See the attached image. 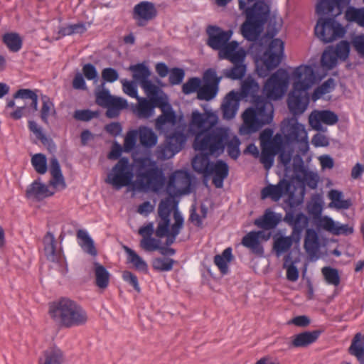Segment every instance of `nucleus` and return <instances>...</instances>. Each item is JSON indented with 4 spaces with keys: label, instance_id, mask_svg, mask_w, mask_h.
Returning a JSON list of instances; mask_svg holds the SVG:
<instances>
[{
    "label": "nucleus",
    "instance_id": "obj_1",
    "mask_svg": "<svg viewBox=\"0 0 364 364\" xmlns=\"http://www.w3.org/2000/svg\"><path fill=\"white\" fill-rule=\"evenodd\" d=\"M218 122V117L214 112H192L190 127L198 130L193 141L195 150L215 156H219L224 152L228 133L223 127L213 128Z\"/></svg>",
    "mask_w": 364,
    "mask_h": 364
},
{
    "label": "nucleus",
    "instance_id": "obj_2",
    "mask_svg": "<svg viewBox=\"0 0 364 364\" xmlns=\"http://www.w3.org/2000/svg\"><path fill=\"white\" fill-rule=\"evenodd\" d=\"M259 84L254 79H247L242 85L245 95L253 97L254 107L247 108L242 114L243 127L246 134L257 132L264 125L269 124L273 119V105L265 97L257 95Z\"/></svg>",
    "mask_w": 364,
    "mask_h": 364
},
{
    "label": "nucleus",
    "instance_id": "obj_3",
    "mask_svg": "<svg viewBox=\"0 0 364 364\" xmlns=\"http://www.w3.org/2000/svg\"><path fill=\"white\" fill-rule=\"evenodd\" d=\"M294 80L293 90L289 93L287 105L294 115L301 114L306 109L309 102L308 90L315 82V73L310 65H300L292 73Z\"/></svg>",
    "mask_w": 364,
    "mask_h": 364
},
{
    "label": "nucleus",
    "instance_id": "obj_4",
    "mask_svg": "<svg viewBox=\"0 0 364 364\" xmlns=\"http://www.w3.org/2000/svg\"><path fill=\"white\" fill-rule=\"evenodd\" d=\"M49 314L56 323L65 328L82 326L88 319L86 311L76 301L67 297L50 303Z\"/></svg>",
    "mask_w": 364,
    "mask_h": 364
},
{
    "label": "nucleus",
    "instance_id": "obj_5",
    "mask_svg": "<svg viewBox=\"0 0 364 364\" xmlns=\"http://www.w3.org/2000/svg\"><path fill=\"white\" fill-rule=\"evenodd\" d=\"M239 8L245 11L246 20L241 26L242 36L248 41L256 40L269 16V8L262 1L246 7L243 0H239Z\"/></svg>",
    "mask_w": 364,
    "mask_h": 364
},
{
    "label": "nucleus",
    "instance_id": "obj_6",
    "mask_svg": "<svg viewBox=\"0 0 364 364\" xmlns=\"http://www.w3.org/2000/svg\"><path fill=\"white\" fill-rule=\"evenodd\" d=\"M148 162L149 168L144 171L137 173L136 179L132 183V189L139 191H146L149 189L156 191L163 181L162 171L154 161L143 159L141 167H145Z\"/></svg>",
    "mask_w": 364,
    "mask_h": 364
},
{
    "label": "nucleus",
    "instance_id": "obj_7",
    "mask_svg": "<svg viewBox=\"0 0 364 364\" xmlns=\"http://www.w3.org/2000/svg\"><path fill=\"white\" fill-rule=\"evenodd\" d=\"M284 43L279 38H274L270 42L261 58L262 65L257 66L259 76L265 77L271 70L280 64L284 54Z\"/></svg>",
    "mask_w": 364,
    "mask_h": 364
},
{
    "label": "nucleus",
    "instance_id": "obj_8",
    "mask_svg": "<svg viewBox=\"0 0 364 364\" xmlns=\"http://www.w3.org/2000/svg\"><path fill=\"white\" fill-rule=\"evenodd\" d=\"M134 173L129 161L127 157H122L107 174L105 182L116 189L132 186Z\"/></svg>",
    "mask_w": 364,
    "mask_h": 364
},
{
    "label": "nucleus",
    "instance_id": "obj_9",
    "mask_svg": "<svg viewBox=\"0 0 364 364\" xmlns=\"http://www.w3.org/2000/svg\"><path fill=\"white\" fill-rule=\"evenodd\" d=\"M289 81L288 72L279 68L266 81L263 92L268 100L280 99L286 92Z\"/></svg>",
    "mask_w": 364,
    "mask_h": 364
},
{
    "label": "nucleus",
    "instance_id": "obj_10",
    "mask_svg": "<svg viewBox=\"0 0 364 364\" xmlns=\"http://www.w3.org/2000/svg\"><path fill=\"white\" fill-rule=\"evenodd\" d=\"M314 33L318 38L326 43L342 38L346 31L334 18L321 17L315 26Z\"/></svg>",
    "mask_w": 364,
    "mask_h": 364
},
{
    "label": "nucleus",
    "instance_id": "obj_11",
    "mask_svg": "<svg viewBox=\"0 0 364 364\" xmlns=\"http://www.w3.org/2000/svg\"><path fill=\"white\" fill-rule=\"evenodd\" d=\"M186 140L181 132H175L167 136L165 142L157 146L155 154L158 159L166 160L172 158L183 148Z\"/></svg>",
    "mask_w": 364,
    "mask_h": 364
},
{
    "label": "nucleus",
    "instance_id": "obj_12",
    "mask_svg": "<svg viewBox=\"0 0 364 364\" xmlns=\"http://www.w3.org/2000/svg\"><path fill=\"white\" fill-rule=\"evenodd\" d=\"M177 205V202L175 201L172 196L166 198L159 203L158 215L160 220L155 231V234L158 237L162 238V236L167 233L168 226L170 225L171 213L173 209H174V211L178 210Z\"/></svg>",
    "mask_w": 364,
    "mask_h": 364
},
{
    "label": "nucleus",
    "instance_id": "obj_13",
    "mask_svg": "<svg viewBox=\"0 0 364 364\" xmlns=\"http://www.w3.org/2000/svg\"><path fill=\"white\" fill-rule=\"evenodd\" d=\"M14 99H21L25 101L24 105L17 107V109L11 113V117L14 119H19L22 117L23 112L26 107L32 109V112L38 110V95L29 89H19L14 95Z\"/></svg>",
    "mask_w": 364,
    "mask_h": 364
},
{
    "label": "nucleus",
    "instance_id": "obj_14",
    "mask_svg": "<svg viewBox=\"0 0 364 364\" xmlns=\"http://www.w3.org/2000/svg\"><path fill=\"white\" fill-rule=\"evenodd\" d=\"M208 40L206 44L215 50H218L227 44L232 35L231 30L223 31L217 26L210 25L206 28Z\"/></svg>",
    "mask_w": 364,
    "mask_h": 364
},
{
    "label": "nucleus",
    "instance_id": "obj_15",
    "mask_svg": "<svg viewBox=\"0 0 364 364\" xmlns=\"http://www.w3.org/2000/svg\"><path fill=\"white\" fill-rule=\"evenodd\" d=\"M157 15L155 5L150 1H141L136 4L133 9V18L139 26H145Z\"/></svg>",
    "mask_w": 364,
    "mask_h": 364
},
{
    "label": "nucleus",
    "instance_id": "obj_16",
    "mask_svg": "<svg viewBox=\"0 0 364 364\" xmlns=\"http://www.w3.org/2000/svg\"><path fill=\"white\" fill-rule=\"evenodd\" d=\"M285 138L290 143H298L308 145L307 132L303 124L299 123L296 119H290L285 129Z\"/></svg>",
    "mask_w": 364,
    "mask_h": 364
},
{
    "label": "nucleus",
    "instance_id": "obj_17",
    "mask_svg": "<svg viewBox=\"0 0 364 364\" xmlns=\"http://www.w3.org/2000/svg\"><path fill=\"white\" fill-rule=\"evenodd\" d=\"M338 121V115L328 109L314 110L309 117V124L316 131H324L322 123L327 125H333Z\"/></svg>",
    "mask_w": 364,
    "mask_h": 364
},
{
    "label": "nucleus",
    "instance_id": "obj_18",
    "mask_svg": "<svg viewBox=\"0 0 364 364\" xmlns=\"http://www.w3.org/2000/svg\"><path fill=\"white\" fill-rule=\"evenodd\" d=\"M283 220L292 228L291 235L295 238V242H299L302 232L308 225V218L303 213H299L294 215L292 210H288L286 212Z\"/></svg>",
    "mask_w": 364,
    "mask_h": 364
},
{
    "label": "nucleus",
    "instance_id": "obj_19",
    "mask_svg": "<svg viewBox=\"0 0 364 364\" xmlns=\"http://www.w3.org/2000/svg\"><path fill=\"white\" fill-rule=\"evenodd\" d=\"M291 188L290 183L285 180H281L277 185L269 184L261 191V198L265 199L271 198L273 201H278L285 194H287Z\"/></svg>",
    "mask_w": 364,
    "mask_h": 364
},
{
    "label": "nucleus",
    "instance_id": "obj_20",
    "mask_svg": "<svg viewBox=\"0 0 364 364\" xmlns=\"http://www.w3.org/2000/svg\"><path fill=\"white\" fill-rule=\"evenodd\" d=\"M160 108L161 114L156 119V128L158 130L162 129L166 124H175L176 122V115L173 110L171 105L164 100L161 102L156 105Z\"/></svg>",
    "mask_w": 364,
    "mask_h": 364
},
{
    "label": "nucleus",
    "instance_id": "obj_21",
    "mask_svg": "<svg viewBox=\"0 0 364 364\" xmlns=\"http://www.w3.org/2000/svg\"><path fill=\"white\" fill-rule=\"evenodd\" d=\"M239 43L235 41H228L227 44L219 50L218 57L220 59L228 60L230 62L238 60L241 57L247 55L242 48H238Z\"/></svg>",
    "mask_w": 364,
    "mask_h": 364
},
{
    "label": "nucleus",
    "instance_id": "obj_22",
    "mask_svg": "<svg viewBox=\"0 0 364 364\" xmlns=\"http://www.w3.org/2000/svg\"><path fill=\"white\" fill-rule=\"evenodd\" d=\"M240 97L235 91L230 92L225 97L222 105L223 118L231 119L236 115L239 108Z\"/></svg>",
    "mask_w": 364,
    "mask_h": 364
},
{
    "label": "nucleus",
    "instance_id": "obj_23",
    "mask_svg": "<svg viewBox=\"0 0 364 364\" xmlns=\"http://www.w3.org/2000/svg\"><path fill=\"white\" fill-rule=\"evenodd\" d=\"M228 173L229 167L225 161L218 160L212 164L210 175L213 174V183L216 188L223 187V181L228 177Z\"/></svg>",
    "mask_w": 364,
    "mask_h": 364
},
{
    "label": "nucleus",
    "instance_id": "obj_24",
    "mask_svg": "<svg viewBox=\"0 0 364 364\" xmlns=\"http://www.w3.org/2000/svg\"><path fill=\"white\" fill-rule=\"evenodd\" d=\"M43 242L47 259L56 263L63 262V259L61 252L56 250V242L54 235L50 232H48L44 237Z\"/></svg>",
    "mask_w": 364,
    "mask_h": 364
},
{
    "label": "nucleus",
    "instance_id": "obj_25",
    "mask_svg": "<svg viewBox=\"0 0 364 364\" xmlns=\"http://www.w3.org/2000/svg\"><path fill=\"white\" fill-rule=\"evenodd\" d=\"M246 55L241 57L238 60L230 62L232 67L223 70V75L231 80H241L246 74L247 65L245 63Z\"/></svg>",
    "mask_w": 364,
    "mask_h": 364
},
{
    "label": "nucleus",
    "instance_id": "obj_26",
    "mask_svg": "<svg viewBox=\"0 0 364 364\" xmlns=\"http://www.w3.org/2000/svg\"><path fill=\"white\" fill-rule=\"evenodd\" d=\"M136 100L138 103L133 109L134 113L139 119H149L153 116L154 108L157 107L156 103L152 102L150 100L141 97H137Z\"/></svg>",
    "mask_w": 364,
    "mask_h": 364
},
{
    "label": "nucleus",
    "instance_id": "obj_27",
    "mask_svg": "<svg viewBox=\"0 0 364 364\" xmlns=\"http://www.w3.org/2000/svg\"><path fill=\"white\" fill-rule=\"evenodd\" d=\"M261 232L251 231L242 239V245L249 248L255 255L262 256L264 254V248L259 242Z\"/></svg>",
    "mask_w": 364,
    "mask_h": 364
},
{
    "label": "nucleus",
    "instance_id": "obj_28",
    "mask_svg": "<svg viewBox=\"0 0 364 364\" xmlns=\"http://www.w3.org/2000/svg\"><path fill=\"white\" fill-rule=\"evenodd\" d=\"M53 193L48 186L38 181H33L26 190L27 198H33L38 200L51 196Z\"/></svg>",
    "mask_w": 364,
    "mask_h": 364
},
{
    "label": "nucleus",
    "instance_id": "obj_29",
    "mask_svg": "<svg viewBox=\"0 0 364 364\" xmlns=\"http://www.w3.org/2000/svg\"><path fill=\"white\" fill-rule=\"evenodd\" d=\"M321 331L316 330L313 331H304L294 336L291 346L294 348H304L316 341L318 338Z\"/></svg>",
    "mask_w": 364,
    "mask_h": 364
},
{
    "label": "nucleus",
    "instance_id": "obj_30",
    "mask_svg": "<svg viewBox=\"0 0 364 364\" xmlns=\"http://www.w3.org/2000/svg\"><path fill=\"white\" fill-rule=\"evenodd\" d=\"M282 220L280 214H276L273 211L267 210L264 214L255 220V224L264 230L275 228Z\"/></svg>",
    "mask_w": 364,
    "mask_h": 364
},
{
    "label": "nucleus",
    "instance_id": "obj_31",
    "mask_svg": "<svg viewBox=\"0 0 364 364\" xmlns=\"http://www.w3.org/2000/svg\"><path fill=\"white\" fill-rule=\"evenodd\" d=\"M49 171L52 176L50 184L54 187L60 186L62 188H65L66 185L64 177L58 160L55 156L50 159Z\"/></svg>",
    "mask_w": 364,
    "mask_h": 364
},
{
    "label": "nucleus",
    "instance_id": "obj_32",
    "mask_svg": "<svg viewBox=\"0 0 364 364\" xmlns=\"http://www.w3.org/2000/svg\"><path fill=\"white\" fill-rule=\"evenodd\" d=\"M210 154L203 153L196 155L192 160V166L193 170L207 176L210 175V170L213 162L210 161Z\"/></svg>",
    "mask_w": 364,
    "mask_h": 364
},
{
    "label": "nucleus",
    "instance_id": "obj_33",
    "mask_svg": "<svg viewBox=\"0 0 364 364\" xmlns=\"http://www.w3.org/2000/svg\"><path fill=\"white\" fill-rule=\"evenodd\" d=\"M232 248L228 247L225 249L220 255H216L214 257V264L218 268L220 272L223 275H225L229 272V263L232 260Z\"/></svg>",
    "mask_w": 364,
    "mask_h": 364
},
{
    "label": "nucleus",
    "instance_id": "obj_34",
    "mask_svg": "<svg viewBox=\"0 0 364 364\" xmlns=\"http://www.w3.org/2000/svg\"><path fill=\"white\" fill-rule=\"evenodd\" d=\"M140 144L146 148H152L157 144L158 136L156 134L147 127H140L138 130Z\"/></svg>",
    "mask_w": 364,
    "mask_h": 364
},
{
    "label": "nucleus",
    "instance_id": "obj_35",
    "mask_svg": "<svg viewBox=\"0 0 364 364\" xmlns=\"http://www.w3.org/2000/svg\"><path fill=\"white\" fill-rule=\"evenodd\" d=\"M304 249L310 255H314L319 249V239L318 234L314 229L309 228L306 231L304 238Z\"/></svg>",
    "mask_w": 364,
    "mask_h": 364
},
{
    "label": "nucleus",
    "instance_id": "obj_36",
    "mask_svg": "<svg viewBox=\"0 0 364 364\" xmlns=\"http://www.w3.org/2000/svg\"><path fill=\"white\" fill-rule=\"evenodd\" d=\"M77 237L80 240L78 242L80 246L85 252L92 256H96L97 255L94 241L90 237L87 231L84 230H77Z\"/></svg>",
    "mask_w": 364,
    "mask_h": 364
},
{
    "label": "nucleus",
    "instance_id": "obj_37",
    "mask_svg": "<svg viewBox=\"0 0 364 364\" xmlns=\"http://www.w3.org/2000/svg\"><path fill=\"white\" fill-rule=\"evenodd\" d=\"M95 284L100 289H106L109 283L110 274L107 269L99 262H94Z\"/></svg>",
    "mask_w": 364,
    "mask_h": 364
},
{
    "label": "nucleus",
    "instance_id": "obj_38",
    "mask_svg": "<svg viewBox=\"0 0 364 364\" xmlns=\"http://www.w3.org/2000/svg\"><path fill=\"white\" fill-rule=\"evenodd\" d=\"M349 353L354 355L360 364H364V341L360 333H357L349 348Z\"/></svg>",
    "mask_w": 364,
    "mask_h": 364
},
{
    "label": "nucleus",
    "instance_id": "obj_39",
    "mask_svg": "<svg viewBox=\"0 0 364 364\" xmlns=\"http://www.w3.org/2000/svg\"><path fill=\"white\" fill-rule=\"evenodd\" d=\"M295 242V238L292 235L290 236H280L275 238L273 244V250L277 257H280L282 254L288 252Z\"/></svg>",
    "mask_w": 364,
    "mask_h": 364
},
{
    "label": "nucleus",
    "instance_id": "obj_40",
    "mask_svg": "<svg viewBox=\"0 0 364 364\" xmlns=\"http://www.w3.org/2000/svg\"><path fill=\"white\" fill-rule=\"evenodd\" d=\"M129 70L132 72V77L139 84L144 83L149 80L151 71L144 63H137L129 66Z\"/></svg>",
    "mask_w": 364,
    "mask_h": 364
},
{
    "label": "nucleus",
    "instance_id": "obj_41",
    "mask_svg": "<svg viewBox=\"0 0 364 364\" xmlns=\"http://www.w3.org/2000/svg\"><path fill=\"white\" fill-rule=\"evenodd\" d=\"M63 360L62 350L58 348H50L44 352L43 358L39 360V364H62Z\"/></svg>",
    "mask_w": 364,
    "mask_h": 364
},
{
    "label": "nucleus",
    "instance_id": "obj_42",
    "mask_svg": "<svg viewBox=\"0 0 364 364\" xmlns=\"http://www.w3.org/2000/svg\"><path fill=\"white\" fill-rule=\"evenodd\" d=\"M329 198L331 200L329 203V207L337 210H346L352 205L351 200L350 199H343L342 192L337 190H331L329 192Z\"/></svg>",
    "mask_w": 364,
    "mask_h": 364
},
{
    "label": "nucleus",
    "instance_id": "obj_43",
    "mask_svg": "<svg viewBox=\"0 0 364 364\" xmlns=\"http://www.w3.org/2000/svg\"><path fill=\"white\" fill-rule=\"evenodd\" d=\"M3 43L11 52H18L22 48V39L16 33H6L2 37Z\"/></svg>",
    "mask_w": 364,
    "mask_h": 364
},
{
    "label": "nucleus",
    "instance_id": "obj_44",
    "mask_svg": "<svg viewBox=\"0 0 364 364\" xmlns=\"http://www.w3.org/2000/svg\"><path fill=\"white\" fill-rule=\"evenodd\" d=\"M140 85L149 97V100H151L152 102L156 103V105L165 100L163 97L159 96L160 89L158 86L152 83L151 80H148Z\"/></svg>",
    "mask_w": 364,
    "mask_h": 364
},
{
    "label": "nucleus",
    "instance_id": "obj_45",
    "mask_svg": "<svg viewBox=\"0 0 364 364\" xmlns=\"http://www.w3.org/2000/svg\"><path fill=\"white\" fill-rule=\"evenodd\" d=\"M341 0H321L316 6V11L318 15H331L335 8H340Z\"/></svg>",
    "mask_w": 364,
    "mask_h": 364
},
{
    "label": "nucleus",
    "instance_id": "obj_46",
    "mask_svg": "<svg viewBox=\"0 0 364 364\" xmlns=\"http://www.w3.org/2000/svg\"><path fill=\"white\" fill-rule=\"evenodd\" d=\"M124 250L128 255L129 262L133 264L136 269L144 272H147V264L134 250L128 247H125Z\"/></svg>",
    "mask_w": 364,
    "mask_h": 364
},
{
    "label": "nucleus",
    "instance_id": "obj_47",
    "mask_svg": "<svg viewBox=\"0 0 364 364\" xmlns=\"http://www.w3.org/2000/svg\"><path fill=\"white\" fill-rule=\"evenodd\" d=\"M55 114L53 103L46 95L42 97V107L41 109V118L45 124H48V117Z\"/></svg>",
    "mask_w": 364,
    "mask_h": 364
},
{
    "label": "nucleus",
    "instance_id": "obj_48",
    "mask_svg": "<svg viewBox=\"0 0 364 364\" xmlns=\"http://www.w3.org/2000/svg\"><path fill=\"white\" fill-rule=\"evenodd\" d=\"M283 267L287 269V279L289 281L296 282L299 279V270L291 261L290 254H288L284 257Z\"/></svg>",
    "mask_w": 364,
    "mask_h": 364
},
{
    "label": "nucleus",
    "instance_id": "obj_49",
    "mask_svg": "<svg viewBox=\"0 0 364 364\" xmlns=\"http://www.w3.org/2000/svg\"><path fill=\"white\" fill-rule=\"evenodd\" d=\"M218 88L217 86L204 84L200 86L197 98L200 100L210 101L216 97Z\"/></svg>",
    "mask_w": 364,
    "mask_h": 364
},
{
    "label": "nucleus",
    "instance_id": "obj_50",
    "mask_svg": "<svg viewBox=\"0 0 364 364\" xmlns=\"http://www.w3.org/2000/svg\"><path fill=\"white\" fill-rule=\"evenodd\" d=\"M334 80L328 78L315 89L312 94V100L316 101L322 97L325 94L331 92L334 89Z\"/></svg>",
    "mask_w": 364,
    "mask_h": 364
},
{
    "label": "nucleus",
    "instance_id": "obj_51",
    "mask_svg": "<svg viewBox=\"0 0 364 364\" xmlns=\"http://www.w3.org/2000/svg\"><path fill=\"white\" fill-rule=\"evenodd\" d=\"M346 16L348 21L356 22L359 26H364V8L350 7L346 12Z\"/></svg>",
    "mask_w": 364,
    "mask_h": 364
},
{
    "label": "nucleus",
    "instance_id": "obj_52",
    "mask_svg": "<svg viewBox=\"0 0 364 364\" xmlns=\"http://www.w3.org/2000/svg\"><path fill=\"white\" fill-rule=\"evenodd\" d=\"M321 272L328 284L338 286L340 284V276L338 271L331 267H324L321 269Z\"/></svg>",
    "mask_w": 364,
    "mask_h": 364
},
{
    "label": "nucleus",
    "instance_id": "obj_53",
    "mask_svg": "<svg viewBox=\"0 0 364 364\" xmlns=\"http://www.w3.org/2000/svg\"><path fill=\"white\" fill-rule=\"evenodd\" d=\"M201 86V80L198 77L189 78L182 86V92L184 95H191L194 92L198 93Z\"/></svg>",
    "mask_w": 364,
    "mask_h": 364
},
{
    "label": "nucleus",
    "instance_id": "obj_54",
    "mask_svg": "<svg viewBox=\"0 0 364 364\" xmlns=\"http://www.w3.org/2000/svg\"><path fill=\"white\" fill-rule=\"evenodd\" d=\"M173 220L174 223L171 225V229L169 228L170 225L168 226V231L166 235L169 234L172 236H177L183 228L184 219L178 210L173 211Z\"/></svg>",
    "mask_w": 364,
    "mask_h": 364
},
{
    "label": "nucleus",
    "instance_id": "obj_55",
    "mask_svg": "<svg viewBox=\"0 0 364 364\" xmlns=\"http://www.w3.org/2000/svg\"><path fill=\"white\" fill-rule=\"evenodd\" d=\"M175 261L173 259L164 257L156 258L152 262L153 268L160 272H168L173 269Z\"/></svg>",
    "mask_w": 364,
    "mask_h": 364
},
{
    "label": "nucleus",
    "instance_id": "obj_56",
    "mask_svg": "<svg viewBox=\"0 0 364 364\" xmlns=\"http://www.w3.org/2000/svg\"><path fill=\"white\" fill-rule=\"evenodd\" d=\"M337 57L334 54L333 49L326 50L321 56V63L323 67L330 70L337 64Z\"/></svg>",
    "mask_w": 364,
    "mask_h": 364
},
{
    "label": "nucleus",
    "instance_id": "obj_57",
    "mask_svg": "<svg viewBox=\"0 0 364 364\" xmlns=\"http://www.w3.org/2000/svg\"><path fill=\"white\" fill-rule=\"evenodd\" d=\"M31 164L38 173L44 174L47 171V161L44 154H35L31 159Z\"/></svg>",
    "mask_w": 364,
    "mask_h": 364
},
{
    "label": "nucleus",
    "instance_id": "obj_58",
    "mask_svg": "<svg viewBox=\"0 0 364 364\" xmlns=\"http://www.w3.org/2000/svg\"><path fill=\"white\" fill-rule=\"evenodd\" d=\"M263 147L268 148L271 151L278 154L284 147V137L281 134H276L273 139Z\"/></svg>",
    "mask_w": 364,
    "mask_h": 364
},
{
    "label": "nucleus",
    "instance_id": "obj_59",
    "mask_svg": "<svg viewBox=\"0 0 364 364\" xmlns=\"http://www.w3.org/2000/svg\"><path fill=\"white\" fill-rule=\"evenodd\" d=\"M261 149L259 161L263 164L264 168L269 170L273 166L274 157L277 154L275 152L269 151L268 148L261 147Z\"/></svg>",
    "mask_w": 364,
    "mask_h": 364
},
{
    "label": "nucleus",
    "instance_id": "obj_60",
    "mask_svg": "<svg viewBox=\"0 0 364 364\" xmlns=\"http://www.w3.org/2000/svg\"><path fill=\"white\" fill-rule=\"evenodd\" d=\"M240 141L237 136H234L230 141L227 140V151L228 155L233 159H237L240 155Z\"/></svg>",
    "mask_w": 364,
    "mask_h": 364
},
{
    "label": "nucleus",
    "instance_id": "obj_61",
    "mask_svg": "<svg viewBox=\"0 0 364 364\" xmlns=\"http://www.w3.org/2000/svg\"><path fill=\"white\" fill-rule=\"evenodd\" d=\"M179 181H183V183L188 186L190 185L188 174L186 172L178 171L171 176L168 183V188H175Z\"/></svg>",
    "mask_w": 364,
    "mask_h": 364
},
{
    "label": "nucleus",
    "instance_id": "obj_62",
    "mask_svg": "<svg viewBox=\"0 0 364 364\" xmlns=\"http://www.w3.org/2000/svg\"><path fill=\"white\" fill-rule=\"evenodd\" d=\"M334 54L337 58L345 60L348 58L350 52V45L346 41H342L337 44L335 49H333Z\"/></svg>",
    "mask_w": 364,
    "mask_h": 364
},
{
    "label": "nucleus",
    "instance_id": "obj_63",
    "mask_svg": "<svg viewBox=\"0 0 364 364\" xmlns=\"http://www.w3.org/2000/svg\"><path fill=\"white\" fill-rule=\"evenodd\" d=\"M203 79L205 85L219 87L222 77H218L216 71L214 69L209 68L204 72Z\"/></svg>",
    "mask_w": 364,
    "mask_h": 364
},
{
    "label": "nucleus",
    "instance_id": "obj_64",
    "mask_svg": "<svg viewBox=\"0 0 364 364\" xmlns=\"http://www.w3.org/2000/svg\"><path fill=\"white\" fill-rule=\"evenodd\" d=\"M160 240L152 237L142 238L140 241V246L145 251L152 252L158 250L160 246Z\"/></svg>",
    "mask_w": 364,
    "mask_h": 364
}]
</instances>
